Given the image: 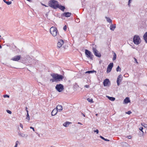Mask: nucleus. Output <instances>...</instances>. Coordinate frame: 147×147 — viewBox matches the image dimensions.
Segmentation results:
<instances>
[{
  "mask_svg": "<svg viewBox=\"0 0 147 147\" xmlns=\"http://www.w3.org/2000/svg\"><path fill=\"white\" fill-rule=\"evenodd\" d=\"M53 79H50V81L52 82H60L62 81L64 78V76L62 75L57 74L53 73L51 74Z\"/></svg>",
  "mask_w": 147,
  "mask_h": 147,
  "instance_id": "nucleus-1",
  "label": "nucleus"
},
{
  "mask_svg": "<svg viewBox=\"0 0 147 147\" xmlns=\"http://www.w3.org/2000/svg\"><path fill=\"white\" fill-rule=\"evenodd\" d=\"M48 5L51 7L56 9L57 8V6L59 5V2L55 0H51L49 1Z\"/></svg>",
  "mask_w": 147,
  "mask_h": 147,
  "instance_id": "nucleus-2",
  "label": "nucleus"
},
{
  "mask_svg": "<svg viewBox=\"0 0 147 147\" xmlns=\"http://www.w3.org/2000/svg\"><path fill=\"white\" fill-rule=\"evenodd\" d=\"M50 32L52 35L54 37L58 35V34L59 35L58 30L57 28L55 27H51L50 29Z\"/></svg>",
  "mask_w": 147,
  "mask_h": 147,
  "instance_id": "nucleus-3",
  "label": "nucleus"
},
{
  "mask_svg": "<svg viewBox=\"0 0 147 147\" xmlns=\"http://www.w3.org/2000/svg\"><path fill=\"white\" fill-rule=\"evenodd\" d=\"M55 88L59 92H61L64 89L63 85L61 84H57L55 86Z\"/></svg>",
  "mask_w": 147,
  "mask_h": 147,
  "instance_id": "nucleus-4",
  "label": "nucleus"
},
{
  "mask_svg": "<svg viewBox=\"0 0 147 147\" xmlns=\"http://www.w3.org/2000/svg\"><path fill=\"white\" fill-rule=\"evenodd\" d=\"M85 54L86 57L92 60L93 58V55L92 54L91 52L87 49L85 50Z\"/></svg>",
  "mask_w": 147,
  "mask_h": 147,
  "instance_id": "nucleus-5",
  "label": "nucleus"
},
{
  "mask_svg": "<svg viewBox=\"0 0 147 147\" xmlns=\"http://www.w3.org/2000/svg\"><path fill=\"white\" fill-rule=\"evenodd\" d=\"M92 50L95 55L98 57H100L101 56V54L98 52L96 48L93 47Z\"/></svg>",
  "mask_w": 147,
  "mask_h": 147,
  "instance_id": "nucleus-6",
  "label": "nucleus"
},
{
  "mask_svg": "<svg viewBox=\"0 0 147 147\" xmlns=\"http://www.w3.org/2000/svg\"><path fill=\"white\" fill-rule=\"evenodd\" d=\"M133 42L135 44L139 45L140 42V37H133Z\"/></svg>",
  "mask_w": 147,
  "mask_h": 147,
  "instance_id": "nucleus-7",
  "label": "nucleus"
},
{
  "mask_svg": "<svg viewBox=\"0 0 147 147\" xmlns=\"http://www.w3.org/2000/svg\"><path fill=\"white\" fill-rule=\"evenodd\" d=\"M113 66V63H111L108 65L107 68V73L110 72L112 69Z\"/></svg>",
  "mask_w": 147,
  "mask_h": 147,
  "instance_id": "nucleus-8",
  "label": "nucleus"
},
{
  "mask_svg": "<svg viewBox=\"0 0 147 147\" xmlns=\"http://www.w3.org/2000/svg\"><path fill=\"white\" fill-rule=\"evenodd\" d=\"M122 76L121 75H119L117 78V82L118 86H119L120 84V82L122 81Z\"/></svg>",
  "mask_w": 147,
  "mask_h": 147,
  "instance_id": "nucleus-9",
  "label": "nucleus"
},
{
  "mask_svg": "<svg viewBox=\"0 0 147 147\" xmlns=\"http://www.w3.org/2000/svg\"><path fill=\"white\" fill-rule=\"evenodd\" d=\"M110 83V82L109 80L108 79H106L104 80L103 82V85L105 86H109L110 85V84L109 85V83Z\"/></svg>",
  "mask_w": 147,
  "mask_h": 147,
  "instance_id": "nucleus-10",
  "label": "nucleus"
},
{
  "mask_svg": "<svg viewBox=\"0 0 147 147\" xmlns=\"http://www.w3.org/2000/svg\"><path fill=\"white\" fill-rule=\"evenodd\" d=\"M64 43V41L62 39L59 40L57 43V47L60 48L62 46Z\"/></svg>",
  "mask_w": 147,
  "mask_h": 147,
  "instance_id": "nucleus-11",
  "label": "nucleus"
},
{
  "mask_svg": "<svg viewBox=\"0 0 147 147\" xmlns=\"http://www.w3.org/2000/svg\"><path fill=\"white\" fill-rule=\"evenodd\" d=\"M71 13L69 12H65L61 15V16H64L66 17H70Z\"/></svg>",
  "mask_w": 147,
  "mask_h": 147,
  "instance_id": "nucleus-12",
  "label": "nucleus"
},
{
  "mask_svg": "<svg viewBox=\"0 0 147 147\" xmlns=\"http://www.w3.org/2000/svg\"><path fill=\"white\" fill-rule=\"evenodd\" d=\"M21 58L20 55H17L12 58L11 60L15 61H19Z\"/></svg>",
  "mask_w": 147,
  "mask_h": 147,
  "instance_id": "nucleus-13",
  "label": "nucleus"
},
{
  "mask_svg": "<svg viewBox=\"0 0 147 147\" xmlns=\"http://www.w3.org/2000/svg\"><path fill=\"white\" fill-rule=\"evenodd\" d=\"M18 135L19 136L25 138H27L28 136V134H24L20 131L18 132Z\"/></svg>",
  "mask_w": 147,
  "mask_h": 147,
  "instance_id": "nucleus-14",
  "label": "nucleus"
},
{
  "mask_svg": "<svg viewBox=\"0 0 147 147\" xmlns=\"http://www.w3.org/2000/svg\"><path fill=\"white\" fill-rule=\"evenodd\" d=\"M55 109H57L58 111L60 112L62 110V106L61 105H58L57 106Z\"/></svg>",
  "mask_w": 147,
  "mask_h": 147,
  "instance_id": "nucleus-15",
  "label": "nucleus"
},
{
  "mask_svg": "<svg viewBox=\"0 0 147 147\" xmlns=\"http://www.w3.org/2000/svg\"><path fill=\"white\" fill-rule=\"evenodd\" d=\"M57 8H59L61 10L64 11L65 9V7L64 6L62 5H59H59L57 6Z\"/></svg>",
  "mask_w": 147,
  "mask_h": 147,
  "instance_id": "nucleus-16",
  "label": "nucleus"
},
{
  "mask_svg": "<svg viewBox=\"0 0 147 147\" xmlns=\"http://www.w3.org/2000/svg\"><path fill=\"white\" fill-rule=\"evenodd\" d=\"M58 111L55 108L54 109L51 113V115L52 116L55 115L57 113Z\"/></svg>",
  "mask_w": 147,
  "mask_h": 147,
  "instance_id": "nucleus-17",
  "label": "nucleus"
},
{
  "mask_svg": "<svg viewBox=\"0 0 147 147\" xmlns=\"http://www.w3.org/2000/svg\"><path fill=\"white\" fill-rule=\"evenodd\" d=\"M116 28V24H112V23L111 24L110 27V29L112 31H114Z\"/></svg>",
  "mask_w": 147,
  "mask_h": 147,
  "instance_id": "nucleus-18",
  "label": "nucleus"
},
{
  "mask_svg": "<svg viewBox=\"0 0 147 147\" xmlns=\"http://www.w3.org/2000/svg\"><path fill=\"white\" fill-rule=\"evenodd\" d=\"M121 144L123 147H128V144L125 142H121Z\"/></svg>",
  "mask_w": 147,
  "mask_h": 147,
  "instance_id": "nucleus-19",
  "label": "nucleus"
},
{
  "mask_svg": "<svg viewBox=\"0 0 147 147\" xmlns=\"http://www.w3.org/2000/svg\"><path fill=\"white\" fill-rule=\"evenodd\" d=\"M125 104H127L130 102V100L129 97H126L123 100Z\"/></svg>",
  "mask_w": 147,
  "mask_h": 147,
  "instance_id": "nucleus-20",
  "label": "nucleus"
},
{
  "mask_svg": "<svg viewBox=\"0 0 147 147\" xmlns=\"http://www.w3.org/2000/svg\"><path fill=\"white\" fill-rule=\"evenodd\" d=\"M71 123L69 122H66L63 124V126L65 127H67Z\"/></svg>",
  "mask_w": 147,
  "mask_h": 147,
  "instance_id": "nucleus-21",
  "label": "nucleus"
},
{
  "mask_svg": "<svg viewBox=\"0 0 147 147\" xmlns=\"http://www.w3.org/2000/svg\"><path fill=\"white\" fill-rule=\"evenodd\" d=\"M105 18L107 19V21L108 22L110 23V24L112 23V20L109 18L105 17Z\"/></svg>",
  "mask_w": 147,
  "mask_h": 147,
  "instance_id": "nucleus-22",
  "label": "nucleus"
},
{
  "mask_svg": "<svg viewBox=\"0 0 147 147\" xmlns=\"http://www.w3.org/2000/svg\"><path fill=\"white\" fill-rule=\"evenodd\" d=\"M107 97L110 100L112 101H114L115 100V98L112 97H110L108 96H107Z\"/></svg>",
  "mask_w": 147,
  "mask_h": 147,
  "instance_id": "nucleus-23",
  "label": "nucleus"
},
{
  "mask_svg": "<svg viewBox=\"0 0 147 147\" xmlns=\"http://www.w3.org/2000/svg\"><path fill=\"white\" fill-rule=\"evenodd\" d=\"M96 71L93 70L88 71H86L85 72V73L86 74L88 73V74H91V73H92L94 72L96 73Z\"/></svg>",
  "mask_w": 147,
  "mask_h": 147,
  "instance_id": "nucleus-24",
  "label": "nucleus"
},
{
  "mask_svg": "<svg viewBox=\"0 0 147 147\" xmlns=\"http://www.w3.org/2000/svg\"><path fill=\"white\" fill-rule=\"evenodd\" d=\"M3 1L4 3H5L8 5H9L11 3V1H6V0H3Z\"/></svg>",
  "mask_w": 147,
  "mask_h": 147,
  "instance_id": "nucleus-25",
  "label": "nucleus"
},
{
  "mask_svg": "<svg viewBox=\"0 0 147 147\" xmlns=\"http://www.w3.org/2000/svg\"><path fill=\"white\" fill-rule=\"evenodd\" d=\"M100 137L101 139H102L104 140L105 141H109V140H108V139H105L104 137H103L102 136H100Z\"/></svg>",
  "mask_w": 147,
  "mask_h": 147,
  "instance_id": "nucleus-26",
  "label": "nucleus"
},
{
  "mask_svg": "<svg viewBox=\"0 0 147 147\" xmlns=\"http://www.w3.org/2000/svg\"><path fill=\"white\" fill-rule=\"evenodd\" d=\"M26 119L27 120H28V121H29L30 120V116H29V115L28 112V113H27L26 117Z\"/></svg>",
  "mask_w": 147,
  "mask_h": 147,
  "instance_id": "nucleus-27",
  "label": "nucleus"
},
{
  "mask_svg": "<svg viewBox=\"0 0 147 147\" xmlns=\"http://www.w3.org/2000/svg\"><path fill=\"white\" fill-rule=\"evenodd\" d=\"M116 58V55L115 53L114 52V55L113 58V61L115 60Z\"/></svg>",
  "mask_w": 147,
  "mask_h": 147,
  "instance_id": "nucleus-28",
  "label": "nucleus"
},
{
  "mask_svg": "<svg viewBox=\"0 0 147 147\" xmlns=\"http://www.w3.org/2000/svg\"><path fill=\"white\" fill-rule=\"evenodd\" d=\"M141 125L142 126H143L144 127L146 128L147 127V124L144 123H141Z\"/></svg>",
  "mask_w": 147,
  "mask_h": 147,
  "instance_id": "nucleus-29",
  "label": "nucleus"
},
{
  "mask_svg": "<svg viewBox=\"0 0 147 147\" xmlns=\"http://www.w3.org/2000/svg\"><path fill=\"white\" fill-rule=\"evenodd\" d=\"M87 100L89 102L91 103L93 102L92 99H90L89 98H88L87 99Z\"/></svg>",
  "mask_w": 147,
  "mask_h": 147,
  "instance_id": "nucleus-30",
  "label": "nucleus"
},
{
  "mask_svg": "<svg viewBox=\"0 0 147 147\" xmlns=\"http://www.w3.org/2000/svg\"><path fill=\"white\" fill-rule=\"evenodd\" d=\"M121 69L120 68V67L119 66H118L116 68V71L117 72H118L119 71H120Z\"/></svg>",
  "mask_w": 147,
  "mask_h": 147,
  "instance_id": "nucleus-31",
  "label": "nucleus"
},
{
  "mask_svg": "<svg viewBox=\"0 0 147 147\" xmlns=\"http://www.w3.org/2000/svg\"><path fill=\"white\" fill-rule=\"evenodd\" d=\"M67 29V26L66 25H65L63 27V30L65 31H66V30Z\"/></svg>",
  "mask_w": 147,
  "mask_h": 147,
  "instance_id": "nucleus-32",
  "label": "nucleus"
},
{
  "mask_svg": "<svg viewBox=\"0 0 147 147\" xmlns=\"http://www.w3.org/2000/svg\"><path fill=\"white\" fill-rule=\"evenodd\" d=\"M75 21L77 23H79L80 22V20L79 18H78L75 20Z\"/></svg>",
  "mask_w": 147,
  "mask_h": 147,
  "instance_id": "nucleus-33",
  "label": "nucleus"
},
{
  "mask_svg": "<svg viewBox=\"0 0 147 147\" xmlns=\"http://www.w3.org/2000/svg\"><path fill=\"white\" fill-rule=\"evenodd\" d=\"M139 129V130L140 131H141L142 133H144V132L143 131V127H140Z\"/></svg>",
  "mask_w": 147,
  "mask_h": 147,
  "instance_id": "nucleus-34",
  "label": "nucleus"
},
{
  "mask_svg": "<svg viewBox=\"0 0 147 147\" xmlns=\"http://www.w3.org/2000/svg\"><path fill=\"white\" fill-rule=\"evenodd\" d=\"M6 111H7V112L8 113H9V114H11V113H12V112H11V111H10V110H7Z\"/></svg>",
  "mask_w": 147,
  "mask_h": 147,
  "instance_id": "nucleus-35",
  "label": "nucleus"
},
{
  "mask_svg": "<svg viewBox=\"0 0 147 147\" xmlns=\"http://www.w3.org/2000/svg\"><path fill=\"white\" fill-rule=\"evenodd\" d=\"M94 132H96L97 134H98V133L99 131L98 129H96V130H94Z\"/></svg>",
  "mask_w": 147,
  "mask_h": 147,
  "instance_id": "nucleus-36",
  "label": "nucleus"
},
{
  "mask_svg": "<svg viewBox=\"0 0 147 147\" xmlns=\"http://www.w3.org/2000/svg\"><path fill=\"white\" fill-rule=\"evenodd\" d=\"M3 97L4 98L7 97L9 98V96L8 95L5 94L3 95Z\"/></svg>",
  "mask_w": 147,
  "mask_h": 147,
  "instance_id": "nucleus-37",
  "label": "nucleus"
},
{
  "mask_svg": "<svg viewBox=\"0 0 147 147\" xmlns=\"http://www.w3.org/2000/svg\"><path fill=\"white\" fill-rule=\"evenodd\" d=\"M131 113V111H128L127 112H126V113H127L128 114H129V115Z\"/></svg>",
  "mask_w": 147,
  "mask_h": 147,
  "instance_id": "nucleus-38",
  "label": "nucleus"
},
{
  "mask_svg": "<svg viewBox=\"0 0 147 147\" xmlns=\"http://www.w3.org/2000/svg\"><path fill=\"white\" fill-rule=\"evenodd\" d=\"M18 142V141H17L16 142L15 145L14 146V147H17Z\"/></svg>",
  "mask_w": 147,
  "mask_h": 147,
  "instance_id": "nucleus-39",
  "label": "nucleus"
},
{
  "mask_svg": "<svg viewBox=\"0 0 147 147\" xmlns=\"http://www.w3.org/2000/svg\"><path fill=\"white\" fill-rule=\"evenodd\" d=\"M145 42L147 43V37H143Z\"/></svg>",
  "mask_w": 147,
  "mask_h": 147,
  "instance_id": "nucleus-40",
  "label": "nucleus"
},
{
  "mask_svg": "<svg viewBox=\"0 0 147 147\" xmlns=\"http://www.w3.org/2000/svg\"><path fill=\"white\" fill-rule=\"evenodd\" d=\"M143 37H147V32L144 34Z\"/></svg>",
  "mask_w": 147,
  "mask_h": 147,
  "instance_id": "nucleus-41",
  "label": "nucleus"
},
{
  "mask_svg": "<svg viewBox=\"0 0 147 147\" xmlns=\"http://www.w3.org/2000/svg\"><path fill=\"white\" fill-rule=\"evenodd\" d=\"M134 61H135V62L137 64L138 63V62L137 61V59L135 58H134Z\"/></svg>",
  "mask_w": 147,
  "mask_h": 147,
  "instance_id": "nucleus-42",
  "label": "nucleus"
},
{
  "mask_svg": "<svg viewBox=\"0 0 147 147\" xmlns=\"http://www.w3.org/2000/svg\"><path fill=\"white\" fill-rule=\"evenodd\" d=\"M20 126L22 128H23V125L21 123H20Z\"/></svg>",
  "mask_w": 147,
  "mask_h": 147,
  "instance_id": "nucleus-43",
  "label": "nucleus"
},
{
  "mask_svg": "<svg viewBox=\"0 0 147 147\" xmlns=\"http://www.w3.org/2000/svg\"><path fill=\"white\" fill-rule=\"evenodd\" d=\"M30 128L31 129H33V131H35V130H34V128L33 127H32V126H31L30 127Z\"/></svg>",
  "mask_w": 147,
  "mask_h": 147,
  "instance_id": "nucleus-44",
  "label": "nucleus"
},
{
  "mask_svg": "<svg viewBox=\"0 0 147 147\" xmlns=\"http://www.w3.org/2000/svg\"><path fill=\"white\" fill-rule=\"evenodd\" d=\"M25 109L27 113H28V108L27 107H25Z\"/></svg>",
  "mask_w": 147,
  "mask_h": 147,
  "instance_id": "nucleus-45",
  "label": "nucleus"
},
{
  "mask_svg": "<svg viewBox=\"0 0 147 147\" xmlns=\"http://www.w3.org/2000/svg\"><path fill=\"white\" fill-rule=\"evenodd\" d=\"M96 141H97V142H99V143H100V140H99V139H98V140H96Z\"/></svg>",
  "mask_w": 147,
  "mask_h": 147,
  "instance_id": "nucleus-46",
  "label": "nucleus"
},
{
  "mask_svg": "<svg viewBox=\"0 0 147 147\" xmlns=\"http://www.w3.org/2000/svg\"><path fill=\"white\" fill-rule=\"evenodd\" d=\"M127 138H128V139H130L131 138V136H127Z\"/></svg>",
  "mask_w": 147,
  "mask_h": 147,
  "instance_id": "nucleus-47",
  "label": "nucleus"
},
{
  "mask_svg": "<svg viewBox=\"0 0 147 147\" xmlns=\"http://www.w3.org/2000/svg\"><path fill=\"white\" fill-rule=\"evenodd\" d=\"M42 5L43 6H45V7H48V6H47V5H45V4H42Z\"/></svg>",
  "mask_w": 147,
  "mask_h": 147,
  "instance_id": "nucleus-48",
  "label": "nucleus"
},
{
  "mask_svg": "<svg viewBox=\"0 0 147 147\" xmlns=\"http://www.w3.org/2000/svg\"><path fill=\"white\" fill-rule=\"evenodd\" d=\"M85 87L86 88H88L89 87V85H86L85 86Z\"/></svg>",
  "mask_w": 147,
  "mask_h": 147,
  "instance_id": "nucleus-49",
  "label": "nucleus"
},
{
  "mask_svg": "<svg viewBox=\"0 0 147 147\" xmlns=\"http://www.w3.org/2000/svg\"><path fill=\"white\" fill-rule=\"evenodd\" d=\"M133 37H140V36L138 35H135Z\"/></svg>",
  "mask_w": 147,
  "mask_h": 147,
  "instance_id": "nucleus-50",
  "label": "nucleus"
},
{
  "mask_svg": "<svg viewBox=\"0 0 147 147\" xmlns=\"http://www.w3.org/2000/svg\"><path fill=\"white\" fill-rule=\"evenodd\" d=\"M81 114L82 115H83L84 117H85V114H84V113H81Z\"/></svg>",
  "mask_w": 147,
  "mask_h": 147,
  "instance_id": "nucleus-51",
  "label": "nucleus"
},
{
  "mask_svg": "<svg viewBox=\"0 0 147 147\" xmlns=\"http://www.w3.org/2000/svg\"><path fill=\"white\" fill-rule=\"evenodd\" d=\"M130 3H129V2H128V5L129 7H130Z\"/></svg>",
  "mask_w": 147,
  "mask_h": 147,
  "instance_id": "nucleus-52",
  "label": "nucleus"
},
{
  "mask_svg": "<svg viewBox=\"0 0 147 147\" xmlns=\"http://www.w3.org/2000/svg\"><path fill=\"white\" fill-rule=\"evenodd\" d=\"M132 0H129L128 1V2H129V3H131V1Z\"/></svg>",
  "mask_w": 147,
  "mask_h": 147,
  "instance_id": "nucleus-53",
  "label": "nucleus"
},
{
  "mask_svg": "<svg viewBox=\"0 0 147 147\" xmlns=\"http://www.w3.org/2000/svg\"><path fill=\"white\" fill-rule=\"evenodd\" d=\"M78 124H81V125H82V124H81L80 122H79L78 123Z\"/></svg>",
  "mask_w": 147,
  "mask_h": 147,
  "instance_id": "nucleus-54",
  "label": "nucleus"
},
{
  "mask_svg": "<svg viewBox=\"0 0 147 147\" xmlns=\"http://www.w3.org/2000/svg\"><path fill=\"white\" fill-rule=\"evenodd\" d=\"M95 115H96V116H98V114L96 113V114H95Z\"/></svg>",
  "mask_w": 147,
  "mask_h": 147,
  "instance_id": "nucleus-55",
  "label": "nucleus"
},
{
  "mask_svg": "<svg viewBox=\"0 0 147 147\" xmlns=\"http://www.w3.org/2000/svg\"><path fill=\"white\" fill-rule=\"evenodd\" d=\"M2 48V46L0 45V49H1Z\"/></svg>",
  "mask_w": 147,
  "mask_h": 147,
  "instance_id": "nucleus-56",
  "label": "nucleus"
},
{
  "mask_svg": "<svg viewBox=\"0 0 147 147\" xmlns=\"http://www.w3.org/2000/svg\"><path fill=\"white\" fill-rule=\"evenodd\" d=\"M0 37H1V35H0Z\"/></svg>",
  "mask_w": 147,
  "mask_h": 147,
  "instance_id": "nucleus-57",
  "label": "nucleus"
},
{
  "mask_svg": "<svg viewBox=\"0 0 147 147\" xmlns=\"http://www.w3.org/2000/svg\"><path fill=\"white\" fill-rule=\"evenodd\" d=\"M12 1H13V0H11Z\"/></svg>",
  "mask_w": 147,
  "mask_h": 147,
  "instance_id": "nucleus-58",
  "label": "nucleus"
}]
</instances>
